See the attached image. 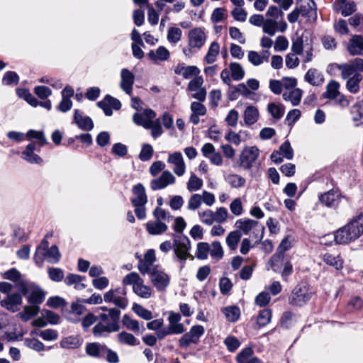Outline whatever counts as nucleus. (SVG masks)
<instances>
[{
    "label": "nucleus",
    "mask_w": 363,
    "mask_h": 363,
    "mask_svg": "<svg viewBox=\"0 0 363 363\" xmlns=\"http://www.w3.org/2000/svg\"><path fill=\"white\" fill-rule=\"evenodd\" d=\"M362 235L363 213H360L334 232V241L338 245H347L355 242Z\"/></svg>",
    "instance_id": "f257e3e1"
},
{
    "label": "nucleus",
    "mask_w": 363,
    "mask_h": 363,
    "mask_svg": "<svg viewBox=\"0 0 363 363\" xmlns=\"http://www.w3.org/2000/svg\"><path fill=\"white\" fill-rule=\"evenodd\" d=\"M16 286L23 296L27 297V301L30 305L39 306L45 300L44 291L34 282L21 280Z\"/></svg>",
    "instance_id": "f03ea898"
},
{
    "label": "nucleus",
    "mask_w": 363,
    "mask_h": 363,
    "mask_svg": "<svg viewBox=\"0 0 363 363\" xmlns=\"http://www.w3.org/2000/svg\"><path fill=\"white\" fill-rule=\"evenodd\" d=\"M172 237L173 238L174 260L180 263V269H182L186 259L191 257L189 253L191 242L189 238L184 235L172 234Z\"/></svg>",
    "instance_id": "7ed1b4c3"
},
{
    "label": "nucleus",
    "mask_w": 363,
    "mask_h": 363,
    "mask_svg": "<svg viewBox=\"0 0 363 363\" xmlns=\"http://www.w3.org/2000/svg\"><path fill=\"white\" fill-rule=\"evenodd\" d=\"M342 199L347 200V198L338 189H332L318 194V201L323 206L334 210L339 208Z\"/></svg>",
    "instance_id": "20e7f679"
},
{
    "label": "nucleus",
    "mask_w": 363,
    "mask_h": 363,
    "mask_svg": "<svg viewBox=\"0 0 363 363\" xmlns=\"http://www.w3.org/2000/svg\"><path fill=\"white\" fill-rule=\"evenodd\" d=\"M312 294L313 292L308 286L298 284L292 290L289 303L294 306H303L311 298Z\"/></svg>",
    "instance_id": "39448f33"
},
{
    "label": "nucleus",
    "mask_w": 363,
    "mask_h": 363,
    "mask_svg": "<svg viewBox=\"0 0 363 363\" xmlns=\"http://www.w3.org/2000/svg\"><path fill=\"white\" fill-rule=\"evenodd\" d=\"M259 150L256 146L246 147L241 152L238 165L244 170H250L256 162Z\"/></svg>",
    "instance_id": "423d86ee"
},
{
    "label": "nucleus",
    "mask_w": 363,
    "mask_h": 363,
    "mask_svg": "<svg viewBox=\"0 0 363 363\" xmlns=\"http://www.w3.org/2000/svg\"><path fill=\"white\" fill-rule=\"evenodd\" d=\"M147 274L150 275V280L158 291L166 289L169 284V277L158 265L154 266Z\"/></svg>",
    "instance_id": "0eeeda50"
},
{
    "label": "nucleus",
    "mask_w": 363,
    "mask_h": 363,
    "mask_svg": "<svg viewBox=\"0 0 363 363\" xmlns=\"http://www.w3.org/2000/svg\"><path fill=\"white\" fill-rule=\"evenodd\" d=\"M301 3L298 9L300 14L306 18L309 23H314L317 20V7L313 0H297V4Z\"/></svg>",
    "instance_id": "6e6552de"
},
{
    "label": "nucleus",
    "mask_w": 363,
    "mask_h": 363,
    "mask_svg": "<svg viewBox=\"0 0 363 363\" xmlns=\"http://www.w3.org/2000/svg\"><path fill=\"white\" fill-rule=\"evenodd\" d=\"M22 296L23 295L19 291L9 294L0 301L1 306L10 312H17L20 310V306L23 303Z\"/></svg>",
    "instance_id": "1a4fd4ad"
},
{
    "label": "nucleus",
    "mask_w": 363,
    "mask_h": 363,
    "mask_svg": "<svg viewBox=\"0 0 363 363\" xmlns=\"http://www.w3.org/2000/svg\"><path fill=\"white\" fill-rule=\"evenodd\" d=\"M83 303L77 300L76 302H73L71 304L70 309L64 313V316L69 323H77L80 322V316L86 310V307Z\"/></svg>",
    "instance_id": "9d476101"
},
{
    "label": "nucleus",
    "mask_w": 363,
    "mask_h": 363,
    "mask_svg": "<svg viewBox=\"0 0 363 363\" xmlns=\"http://www.w3.org/2000/svg\"><path fill=\"white\" fill-rule=\"evenodd\" d=\"M174 176L169 170H165L162 172L160 177L150 182V188L153 191H157L164 189L168 185L174 184Z\"/></svg>",
    "instance_id": "9b49d317"
},
{
    "label": "nucleus",
    "mask_w": 363,
    "mask_h": 363,
    "mask_svg": "<svg viewBox=\"0 0 363 363\" xmlns=\"http://www.w3.org/2000/svg\"><path fill=\"white\" fill-rule=\"evenodd\" d=\"M206 39L205 33L201 28H194L189 33V46L200 50L205 44Z\"/></svg>",
    "instance_id": "f8f14e48"
},
{
    "label": "nucleus",
    "mask_w": 363,
    "mask_h": 363,
    "mask_svg": "<svg viewBox=\"0 0 363 363\" xmlns=\"http://www.w3.org/2000/svg\"><path fill=\"white\" fill-rule=\"evenodd\" d=\"M156 261L155 252L153 249L148 250L144 255L143 259H140L138 268L142 274H147L149 271L155 266Z\"/></svg>",
    "instance_id": "ddd939ff"
},
{
    "label": "nucleus",
    "mask_w": 363,
    "mask_h": 363,
    "mask_svg": "<svg viewBox=\"0 0 363 363\" xmlns=\"http://www.w3.org/2000/svg\"><path fill=\"white\" fill-rule=\"evenodd\" d=\"M121 89L128 95L130 96L133 92V86L135 82V75L126 68L121 71Z\"/></svg>",
    "instance_id": "4468645a"
},
{
    "label": "nucleus",
    "mask_w": 363,
    "mask_h": 363,
    "mask_svg": "<svg viewBox=\"0 0 363 363\" xmlns=\"http://www.w3.org/2000/svg\"><path fill=\"white\" fill-rule=\"evenodd\" d=\"M120 330V327H116L111 323H104L99 322L93 329L92 333L95 337H107L110 333L117 332Z\"/></svg>",
    "instance_id": "2eb2a0df"
},
{
    "label": "nucleus",
    "mask_w": 363,
    "mask_h": 363,
    "mask_svg": "<svg viewBox=\"0 0 363 363\" xmlns=\"http://www.w3.org/2000/svg\"><path fill=\"white\" fill-rule=\"evenodd\" d=\"M167 162L174 165L173 171L177 176L181 177L184 175L185 173L186 166L183 156L180 152H174L169 154Z\"/></svg>",
    "instance_id": "dca6fc26"
},
{
    "label": "nucleus",
    "mask_w": 363,
    "mask_h": 363,
    "mask_svg": "<svg viewBox=\"0 0 363 363\" xmlns=\"http://www.w3.org/2000/svg\"><path fill=\"white\" fill-rule=\"evenodd\" d=\"M74 122L77 127L84 131H91L94 128V122L89 116H82V112L75 109L74 113Z\"/></svg>",
    "instance_id": "f3484780"
},
{
    "label": "nucleus",
    "mask_w": 363,
    "mask_h": 363,
    "mask_svg": "<svg viewBox=\"0 0 363 363\" xmlns=\"http://www.w3.org/2000/svg\"><path fill=\"white\" fill-rule=\"evenodd\" d=\"M35 151L36 149V144L35 143H29L24 150L22 152V158L30 164H40L43 162V159Z\"/></svg>",
    "instance_id": "a211bd4d"
},
{
    "label": "nucleus",
    "mask_w": 363,
    "mask_h": 363,
    "mask_svg": "<svg viewBox=\"0 0 363 363\" xmlns=\"http://www.w3.org/2000/svg\"><path fill=\"white\" fill-rule=\"evenodd\" d=\"M132 191L135 195V198L131 199L133 206H145L148 199L144 186L138 183L133 186Z\"/></svg>",
    "instance_id": "6ab92c4d"
},
{
    "label": "nucleus",
    "mask_w": 363,
    "mask_h": 363,
    "mask_svg": "<svg viewBox=\"0 0 363 363\" xmlns=\"http://www.w3.org/2000/svg\"><path fill=\"white\" fill-rule=\"evenodd\" d=\"M347 50L350 55H363V36L360 35H354L350 40Z\"/></svg>",
    "instance_id": "aec40b11"
},
{
    "label": "nucleus",
    "mask_w": 363,
    "mask_h": 363,
    "mask_svg": "<svg viewBox=\"0 0 363 363\" xmlns=\"http://www.w3.org/2000/svg\"><path fill=\"white\" fill-rule=\"evenodd\" d=\"M86 353L92 357L105 359L106 345L99 342L87 343L85 347Z\"/></svg>",
    "instance_id": "412c9836"
},
{
    "label": "nucleus",
    "mask_w": 363,
    "mask_h": 363,
    "mask_svg": "<svg viewBox=\"0 0 363 363\" xmlns=\"http://www.w3.org/2000/svg\"><path fill=\"white\" fill-rule=\"evenodd\" d=\"M85 279L84 276L69 273L65 278L64 282L67 286H73L77 291H82L86 287V285L83 283Z\"/></svg>",
    "instance_id": "4be33fe9"
},
{
    "label": "nucleus",
    "mask_w": 363,
    "mask_h": 363,
    "mask_svg": "<svg viewBox=\"0 0 363 363\" xmlns=\"http://www.w3.org/2000/svg\"><path fill=\"white\" fill-rule=\"evenodd\" d=\"M45 258L48 262L50 264H57L61 259V254L57 245H53L50 248H48L42 255L38 257V259L43 261Z\"/></svg>",
    "instance_id": "5701e85b"
},
{
    "label": "nucleus",
    "mask_w": 363,
    "mask_h": 363,
    "mask_svg": "<svg viewBox=\"0 0 363 363\" xmlns=\"http://www.w3.org/2000/svg\"><path fill=\"white\" fill-rule=\"evenodd\" d=\"M304 79L314 86H318L324 82V77L322 73L315 68H311L307 71L304 76Z\"/></svg>",
    "instance_id": "b1692460"
},
{
    "label": "nucleus",
    "mask_w": 363,
    "mask_h": 363,
    "mask_svg": "<svg viewBox=\"0 0 363 363\" xmlns=\"http://www.w3.org/2000/svg\"><path fill=\"white\" fill-rule=\"evenodd\" d=\"M259 119V111L255 106H247L244 111V121L246 125L255 124Z\"/></svg>",
    "instance_id": "393cba45"
},
{
    "label": "nucleus",
    "mask_w": 363,
    "mask_h": 363,
    "mask_svg": "<svg viewBox=\"0 0 363 363\" xmlns=\"http://www.w3.org/2000/svg\"><path fill=\"white\" fill-rule=\"evenodd\" d=\"M363 79L360 73H354L353 76L347 79L346 89L352 94H357L360 89V82Z\"/></svg>",
    "instance_id": "a878e982"
},
{
    "label": "nucleus",
    "mask_w": 363,
    "mask_h": 363,
    "mask_svg": "<svg viewBox=\"0 0 363 363\" xmlns=\"http://www.w3.org/2000/svg\"><path fill=\"white\" fill-rule=\"evenodd\" d=\"M323 260L325 264L334 267L336 270H341L343 268L344 262L340 255H335L328 252L323 255Z\"/></svg>",
    "instance_id": "bb28decb"
},
{
    "label": "nucleus",
    "mask_w": 363,
    "mask_h": 363,
    "mask_svg": "<svg viewBox=\"0 0 363 363\" xmlns=\"http://www.w3.org/2000/svg\"><path fill=\"white\" fill-rule=\"evenodd\" d=\"M168 229L167 225L160 220L149 221L146 224V230L149 234L156 235L166 232Z\"/></svg>",
    "instance_id": "cd10ccee"
},
{
    "label": "nucleus",
    "mask_w": 363,
    "mask_h": 363,
    "mask_svg": "<svg viewBox=\"0 0 363 363\" xmlns=\"http://www.w3.org/2000/svg\"><path fill=\"white\" fill-rule=\"evenodd\" d=\"M340 83L335 80H330L326 86V91L323 94L325 99L334 100L340 95Z\"/></svg>",
    "instance_id": "c85d7f7f"
},
{
    "label": "nucleus",
    "mask_w": 363,
    "mask_h": 363,
    "mask_svg": "<svg viewBox=\"0 0 363 363\" xmlns=\"http://www.w3.org/2000/svg\"><path fill=\"white\" fill-rule=\"evenodd\" d=\"M228 321L230 323L237 322L240 317V309L237 306H228L222 309Z\"/></svg>",
    "instance_id": "c756f323"
},
{
    "label": "nucleus",
    "mask_w": 363,
    "mask_h": 363,
    "mask_svg": "<svg viewBox=\"0 0 363 363\" xmlns=\"http://www.w3.org/2000/svg\"><path fill=\"white\" fill-rule=\"evenodd\" d=\"M26 137L28 140L35 139L37 140V143L35 144L36 145H38L39 146L38 152H40V147H43L48 143L47 139L43 130H29L26 133Z\"/></svg>",
    "instance_id": "7c9ffc66"
},
{
    "label": "nucleus",
    "mask_w": 363,
    "mask_h": 363,
    "mask_svg": "<svg viewBox=\"0 0 363 363\" xmlns=\"http://www.w3.org/2000/svg\"><path fill=\"white\" fill-rule=\"evenodd\" d=\"M147 55L148 57L154 62H156L157 60L165 61L169 57V52L165 47L159 46L155 52L151 50Z\"/></svg>",
    "instance_id": "2f4dec72"
},
{
    "label": "nucleus",
    "mask_w": 363,
    "mask_h": 363,
    "mask_svg": "<svg viewBox=\"0 0 363 363\" xmlns=\"http://www.w3.org/2000/svg\"><path fill=\"white\" fill-rule=\"evenodd\" d=\"M267 111L274 120L279 121L285 113V106L281 104L272 102L267 106Z\"/></svg>",
    "instance_id": "473e14b6"
},
{
    "label": "nucleus",
    "mask_w": 363,
    "mask_h": 363,
    "mask_svg": "<svg viewBox=\"0 0 363 363\" xmlns=\"http://www.w3.org/2000/svg\"><path fill=\"white\" fill-rule=\"evenodd\" d=\"M122 323L128 330L134 333L140 332L143 333L145 330L144 327L140 330L139 322L136 320L132 319L128 314H125L123 315L122 318Z\"/></svg>",
    "instance_id": "72a5a7b5"
},
{
    "label": "nucleus",
    "mask_w": 363,
    "mask_h": 363,
    "mask_svg": "<svg viewBox=\"0 0 363 363\" xmlns=\"http://www.w3.org/2000/svg\"><path fill=\"white\" fill-rule=\"evenodd\" d=\"M113 303L122 308L125 309L128 304V301L126 298V289L125 288H117L116 293L115 294Z\"/></svg>",
    "instance_id": "f704fd0d"
},
{
    "label": "nucleus",
    "mask_w": 363,
    "mask_h": 363,
    "mask_svg": "<svg viewBox=\"0 0 363 363\" xmlns=\"http://www.w3.org/2000/svg\"><path fill=\"white\" fill-rule=\"evenodd\" d=\"M229 69L233 80L240 81L244 78L245 72L239 62H230L229 64Z\"/></svg>",
    "instance_id": "c9c22d12"
},
{
    "label": "nucleus",
    "mask_w": 363,
    "mask_h": 363,
    "mask_svg": "<svg viewBox=\"0 0 363 363\" xmlns=\"http://www.w3.org/2000/svg\"><path fill=\"white\" fill-rule=\"evenodd\" d=\"M284 263V254H281V252H278L277 251L269 259L271 268L277 273L281 272V267Z\"/></svg>",
    "instance_id": "e433bc0d"
},
{
    "label": "nucleus",
    "mask_w": 363,
    "mask_h": 363,
    "mask_svg": "<svg viewBox=\"0 0 363 363\" xmlns=\"http://www.w3.org/2000/svg\"><path fill=\"white\" fill-rule=\"evenodd\" d=\"M258 224V222L252 219H239L235 222V226L239 230L247 235L250 230Z\"/></svg>",
    "instance_id": "4c0bfd02"
},
{
    "label": "nucleus",
    "mask_w": 363,
    "mask_h": 363,
    "mask_svg": "<svg viewBox=\"0 0 363 363\" xmlns=\"http://www.w3.org/2000/svg\"><path fill=\"white\" fill-rule=\"evenodd\" d=\"M242 237V233L239 230L231 231L226 237V244L230 250L237 249L238 244Z\"/></svg>",
    "instance_id": "58836bf2"
},
{
    "label": "nucleus",
    "mask_w": 363,
    "mask_h": 363,
    "mask_svg": "<svg viewBox=\"0 0 363 363\" xmlns=\"http://www.w3.org/2000/svg\"><path fill=\"white\" fill-rule=\"evenodd\" d=\"M351 114L352 120L359 124H363V100L352 106Z\"/></svg>",
    "instance_id": "ea45409f"
},
{
    "label": "nucleus",
    "mask_w": 363,
    "mask_h": 363,
    "mask_svg": "<svg viewBox=\"0 0 363 363\" xmlns=\"http://www.w3.org/2000/svg\"><path fill=\"white\" fill-rule=\"evenodd\" d=\"M39 306L35 305L25 306L22 312L18 313L21 319L26 322L29 320L32 317L38 315L39 312Z\"/></svg>",
    "instance_id": "a19ab883"
},
{
    "label": "nucleus",
    "mask_w": 363,
    "mask_h": 363,
    "mask_svg": "<svg viewBox=\"0 0 363 363\" xmlns=\"http://www.w3.org/2000/svg\"><path fill=\"white\" fill-rule=\"evenodd\" d=\"M225 182L234 189H239L245 186L246 180L239 174H231L225 177Z\"/></svg>",
    "instance_id": "79ce46f5"
},
{
    "label": "nucleus",
    "mask_w": 363,
    "mask_h": 363,
    "mask_svg": "<svg viewBox=\"0 0 363 363\" xmlns=\"http://www.w3.org/2000/svg\"><path fill=\"white\" fill-rule=\"evenodd\" d=\"M82 345V341L78 336L70 335L63 338L60 342V345L65 349L78 348Z\"/></svg>",
    "instance_id": "37998d69"
},
{
    "label": "nucleus",
    "mask_w": 363,
    "mask_h": 363,
    "mask_svg": "<svg viewBox=\"0 0 363 363\" xmlns=\"http://www.w3.org/2000/svg\"><path fill=\"white\" fill-rule=\"evenodd\" d=\"M220 45L216 41H213L204 57V61L208 64H212L216 60V57L219 53Z\"/></svg>",
    "instance_id": "c03bdc74"
},
{
    "label": "nucleus",
    "mask_w": 363,
    "mask_h": 363,
    "mask_svg": "<svg viewBox=\"0 0 363 363\" xmlns=\"http://www.w3.org/2000/svg\"><path fill=\"white\" fill-rule=\"evenodd\" d=\"M16 91L19 98L24 99L30 106L33 107L38 106L37 99L31 94L28 89L25 88H18Z\"/></svg>",
    "instance_id": "a18cd8bd"
},
{
    "label": "nucleus",
    "mask_w": 363,
    "mask_h": 363,
    "mask_svg": "<svg viewBox=\"0 0 363 363\" xmlns=\"http://www.w3.org/2000/svg\"><path fill=\"white\" fill-rule=\"evenodd\" d=\"M133 290L135 294L143 298H148L152 295V289L143 284V279L138 284H135Z\"/></svg>",
    "instance_id": "49530a36"
},
{
    "label": "nucleus",
    "mask_w": 363,
    "mask_h": 363,
    "mask_svg": "<svg viewBox=\"0 0 363 363\" xmlns=\"http://www.w3.org/2000/svg\"><path fill=\"white\" fill-rule=\"evenodd\" d=\"M118 339L119 342L130 346H136L140 343V342L133 334L125 331L118 334Z\"/></svg>",
    "instance_id": "de8ad7c7"
},
{
    "label": "nucleus",
    "mask_w": 363,
    "mask_h": 363,
    "mask_svg": "<svg viewBox=\"0 0 363 363\" xmlns=\"http://www.w3.org/2000/svg\"><path fill=\"white\" fill-rule=\"evenodd\" d=\"M18 74L13 71H8L4 73L2 77V84L5 86L17 85L19 82Z\"/></svg>",
    "instance_id": "09e8293b"
},
{
    "label": "nucleus",
    "mask_w": 363,
    "mask_h": 363,
    "mask_svg": "<svg viewBox=\"0 0 363 363\" xmlns=\"http://www.w3.org/2000/svg\"><path fill=\"white\" fill-rule=\"evenodd\" d=\"M272 311L269 309H263L259 311L257 318V323L259 327L267 325L271 320Z\"/></svg>",
    "instance_id": "8fccbe9b"
},
{
    "label": "nucleus",
    "mask_w": 363,
    "mask_h": 363,
    "mask_svg": "<svg viewBox=\"0 0 363 363\" xmlns=\"http://www.w3.org/2000/svg\"><path fill=\"white\" fill-rule=\"evenodd\" d=\"M209 253L212 258L218 260L223 257V250L222 245L219 241H213L210 247Z\"/></svg>",
    "instance_id": "3c124183"
},
{
    "label": "nucleus",
    "mask_w": 363,
    "mask_h": 363,
    "mask_svg": "<svg viewBox=\"0 0 363 363\" xmlns=\"http://www.w3.org/2000/svg\"><path fill=\"white\" fill-rule=\"evenodd\" d=\"M133 311L135 313H136L138 316L143 318L144 320H150L153 318L152 313L150 311L145 308L138 303H135L133 304Z\"/></svg>",
    "instance_id": "603ef678"
},
{
    "label": "nucleus",
    "mask_w": 363,
    "mask_h": 363,
    "mask_svg": "<svg viewBox=\"0 0 363 363\" xmlns=\"http://www.w3.org/2000/svg\"><path fill=\"white\" fill-rule=\"evenodd\" d=\"M26 347L36 352H41L45 350L44 344L36 338H26L24 340Z\"/></svg>",
    "instance_id": "864d4df0"
},
{
    "label": "nucleus",
    "mask_w": 363,
    "mask_h": 363,
    "mask_svg": "<svg viewBox=\"0 0 363 363\" xmlns=\"http://www.w3.org/2000/svg\"><path fill=\"white\" fill-rule=\"evenodd\" d=\"M210 245L207 242H201L197 244L196 256L199 259H206L209 253Z\"/></svg>",
    "instance_id": "5fc2aeb1"
},
{
    "label": "nucleus",
    "mask_w": 363,
    "mask_h": 363,
    "mask_svg": "<svg viewBox=\"0 0 363 363\" xmlns=\"http://www.w3.org/2000/svg\"><path fill=\"white\" fill-rule=\"evenodd\" d=\"M152 146L150 144H143L138 155L139 159L143 162L150 160L153 155Z\"/></svg>",
    "instance_id": "6e6d98bb"
},
{
    "label": "nucleus",
    "mask_w": 363,
    "mask_h": 363,
    "mask_svg": "<svg viewBox=\"0 0 363 363\" xmlns=\"http://www.w3.org/2000/svg\"><path fill=\"white\" fill-rule=\"evenodd\" d=\"M49 278L55 282H59L65 279L64 271L60 268L50 267L48 271Z\"/></svg>",
    "instance_id": "4d7b16f0"
},
{
    "label": "nucleus",
    "mask_w": 363,
    "mask_h": 363,
    "mask_svg": "<svg viewBox=\"0 0 363 363\" xmlns=\"http://www.w3.org/2000/svg\"><path fill=\"white\" fill-rule=\"evenodd\" d=\"M80 321L83 330L87 332L89 328L97 321V316L92 313H89Z\"/></svg>",
    "instance_id": "13d9d810"
},
{
    "label": "nucleus",
    "mask_w": 363,
    "mask_h": 363,
    "mask_svg": "<svg viewBox=\"0 0 363 363\" xmlns=\"http://www.w3.org/2000/svg\"><path fill=\"white\" fill-rule=\"evenodd\" d=\"M182 31L177 27H170L167 33V40L169 43H177L181 40Z\"/></svg>",
    "instance_id": "bf43d9fd"
},
{
    "label": "nucleus",
    "mask_w": 363,
    "mask_h": 363,
    "mask_svg": "<svg viewBox=\"0 0 363 363\" xmlns=\"http://www.w3.org/2000/svg\"><path fill=\"white\" fill-rule=\"evenodd\" d=\"M228 350L230 352H235L240 346V342L239 340L233 335L228 336L223 341Z\"/></svg>",
    "instance_id": "052dcab7"
},
{
    "label": "nucleus",
    "mask_w": 363,
    "mask_h": 363,
    "mask_svg": "<svg viewBox=\"0 0 363 363\" xmlns=\"http://www.w3.org/2000/svg\"><path fill=\"white\" fill-rule=\"evenodd\" d=\"M254 352L251 347H247L242 349L236 356L238 363H245L250 359Z\"/></svg>",
    "instance_id": "680f3d73"
},
{
    "label": "nucleus",
    "mask_w": 363,
    "mask_h": 363,
    "mask_svg": "<svg viewBox=\"0 0 363 363\" xmlns=\"http://www.w3.org/2000/svg\"><path fill=\"white\" fill-rule=\"evenodd\" d=\"M153 215L156 219V220H167L173 218V216L170 215L169 211H167L166 210L157 206L155 208L153 211Z\"/></svg>",
    "instance_id": "e2e57ef3"
},
{
    "label": "nucleus",
    "mask_w": 363,
    "mask_h": 363,
    "mask_svg": "<svg viewBox=\"0 0 363 363\" xmlns=\"http://www.w3.org/2000/svg\"><path fill=\"white\" fill-rule=\"evenodd\" d=\"M202 185V179L197 177L195 174H191L187 183V189L189 191H195L200 189Z\"/></svg>",
    "instance_id": "0e129e2a"
},
{
    "label": "nucleus",
    "mask_w": 363,
    "mask_h": 363,
    "mask_svg": "<svg viewBox=\"0 0 363 363\" xmlns=\"http://www.w3.org/2000/svg\"><path fill=\"white\" fill-rule=\"evenodd\" d=\"M142 279H143L138 273L131 272L124 277L123 279V284L125 286L132 285L133 288L135 284H138Z\"/></svg>",
    "instance_id": "69168bd1"
},
{
    "label": "nucleus",
    "mask_w": 363,
    "mask_h": 363,
    "mask_svg": "<svg viewBox=\"0 0 363 363\" xmlns=\"http://www.w3.org/2000/svg\"><path fill=\"white\" fill-rule=\"evenodd\" d=\"M279 152L287 160H291L294 157V150L289 140L284 142L279 147Z\"/></svg>",
    "instance_id": "338daca9"
},
{
    "label": "nucleus",
    "mask_w": 363,
    "mask_h": 363,
    "mask_svg": "<svg viewBox=\"0 0 363 363\" xmlns=\"http://www.w3.org/2000/svg\"><path fill=\"white\" fill-rule=\"evenodd\" d=\"M263 31L265 33H267L270 36L274 35L277 28V23L275 21L272 19H267L263 25Z\"/></svg>",
    "instance_id": "774afa93"
}]
</instances>
